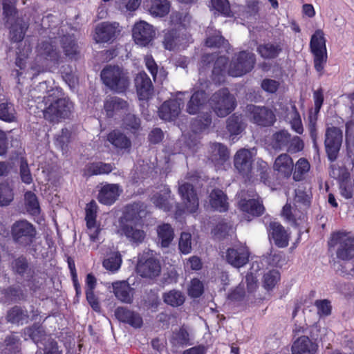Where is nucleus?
Instances as JSON below:
<instances>
[{"label":"nucleus","instance_id":"1","mask_svg":"<svg viewBox=\"0 0 354 354\" xmlns=\"http://www.w3.org/2000/svg\"><path fill=\"white\" fill-rule=\"evenodd\" d=\"M293 199L294 207L288 203L283 206L281 215L289 222L297 224L298 220L304 219L305 211L310 205L311 192L307 191L303 184L298 186L295 191Z\"/></svg>","mask_w":354,"mask_h":354},{"label":"nucleus","instance_id":"2","mask_svg":"<svg viewBox=\"0 0 354 354\" xmlns=\"http://www.w3.org/2000/svg\"><path fill=\"white\" fill-rule=\"evenodd\" d=\"M43 102L45 104L44 118L50 122L68 118L73 110V102L66 97L59 98L54 95H48L44 97Z\"/></svg>","mask_w":354,"mask_h":354},{"label":"nucleus","instance_id":"3","mask_svg":"<svg viewBox=\"0 0 354 354\" xmlns=\"http://www.w3.org/2000/svg\"><path fill=\"white\" fill-rule=\"evenodd\" d=\"M100 76L103 84L114 93H123L129 88L130 82L127 73L118 66H106Z\"/></svg>","mask_w":354,"mask_h":354},{"label":"nucleus","instance_id":"4","mask_svg":"<svg viewBox=\"0 0 354 354\" xmlns=\"http://www.w3.org/2000/svg\"><path fill=\"white\" fill-rule=\"evenodd\" d=\"M326 43L324 31L321 29L316 30L311 36L309 48L313 56L314 68L319 76L324 73V68L328 60Z\"/></svg>","mask_w":354,"mask_h":354},{"label":"nucleus","instance_id":"5","mask_svg":"<svg viewBox=\"0 0 354 354\" xmlns=\"http://www.w3.org/2000/svg\"><path fill=\"white\" fill-rule=\"evenodd\" d=\"M208 104L219 118L230 115L236 107V98L227 88H222L214 93L208 100Z\"/></svg>","mask_w":354,"mask_h":354},{"label":"nucleus","instance_id":"6","mask_svg":"<svg viewBox=\"0 0 354 354\" xmlns=\"http://www.w3.org/2000/svg\"><path fill=\"white\" fill-rule=\"evenodd\" d=\"M10 234L13 243L19 248H28L35 242L37 236L35 226L26 219L16 221L11 226Z\"/></svg>","mask_w":354,"mask_h":354},{"label":"nucleus","instance_id":"7","mask_svg":"<svg viewBox=\"0 0 354 354\" xmlns=\"http://www.w3.org/2000/svg\"><path fill=\"white\" fill-rule=\"evenodd\" d=\"M329 248L338 245L336 251L337 259L342 261L354 259V237L346 236L340 232H334L328 242Z\"/></svg>","mask_w":354,"mask_h":354},{"label":"nucleus","instance_id":"8","mask_svg":"<svg viewBox=\"0 0 354 354\" xmlns=\"http://www.w3.org/2000/svg\"><path fill=\"white\" fill-rule=\"evenodd\" d=\"M255 64L256 56L253 53L240 51L236 55V59L231 62L228 74L232 77H241L250 72Z\"/></svg>","mask_w":354,"mask_h":354},{"label":"nucleus","instance_id":"9","mask_svg":"<svg viewBox=\"0 0 354 354\" xmlns=\"http://www.w3.org/2000/svg\"><path fill=\"white\" fill-rule=\"evenodd\" d=\"M250 122L262 127L272 126L276 122L273 111L265 106L248 104L246 106Z\"/></svg>","mask_w":354,"mask_h":354},{"label":"nucleus","instance_id":"10","mask_svg":"<svg viewBox=\"0 0 354 354\" xmlns=\"http://www.w3.org/2000/svg\"><path fill=\"white\" fill-rule=\"evenodd\" d=\"M343 140L342 131L335 127L326 129L324 145L329 160L335 161L338 156Z\"/></svg>","mask_w":354,"mask_h":354},{"label":"nucleus","instance_id":"11","mask_svg":"<svg viewBox=\"0 0 354 354\" xmlns=\"http://www.w3.org/2000/svg\"><path fill=\"white\" fill-rule=\"evenodd\" d=\"M147 213V205L144 203L133 202L124 207L120 223L143 224Z\"/></svg>","mask_w":354,"mask_h":354},{"label":"nucleus","instance_id":"12","mask_svg":"<svg viewBox=\"0 0 354 354\" xmlns=\"http://www.w3.org/2000/svg\"><path fill=\"white\" fill-rule=\"evenodd\" d=\"M136 270L142 278L154 279L160 275L161 266L158 259L143 254L139 258Z\"/></svg>","mask_w":354,"mask_h":354},{"label":"nucleus","instance_id":"13","mask_svg":"<svg viewBox=\"0 0 354 354\" xmlns=\"http://www.w3.org/2000/svg\"><path fill=\"white\" fill-rule=\"evenodd\" d=\"M156 31L153 26L145 21L136 22L132 28V37L137 45L148 46L154 39Z\"/></svg>","mask_w":354,"mask_h":354},{"label":"nucleus","instance_id":"14","mask_svg":"<svg viewBox=\"0 0 354 354\" xmlns=\"http://www.w3.org/2000/svg\"><path fill=\"white\" fill-rule=\"evenodd\" d=\"M120 32L118 23L102 22L95 27L94 39L97 43H111Z\"/></svg>","mask_w":354,"mask_h":354},{"label":"nucleus","instance_id":"15","mask_svg":"<svg viewBox=\"0 0 354 354\" xmlns=\"http://www.w3.org/2000/svg\"><path fill=\"white\" fill-rule=\"evenodd\" d=\"M252 156L250 150L241 149L237 151L234 157L235 169L246 180H250L252 178Z\"/></svg>","mask_w":354,"mask_h":354},{"label":"nucleus","instance_id":"16","mask_svg":"<svg viewBox=\"0 0 354 354\" xmlns=\"http://www.w3.org/2000/svg\"><path fill=\"white\" fill-rule=\"evenodd\" d=\"M134 84L140 100L148 101L153 95V86L150 77L145 72L138 73L134 78Z\"/></svg>","mask_w":354,"mask_h":354},{"label":"nucleus","instance_id":"17","mask_svg":"<svg viewBox=\"0 0 354 354\" xmlns=\"http://www.w3.org/2000/svg\"><path fill=\"white\" fill-rule=\"evenodd\" d=\"M178 193L186 210L189 213L196 212L198 208L199 201L194 186L189 183H184L179 186Z\"/></svg>","mask_w":354,"mask_h":354},{"label":"nucleus","instance_id":"18","mask_svg":"<svg viewBox=\"0 0 354 354\" xmlns=\"http://www.w3.org/2000/svg\"><path fill=\"white\" fill-rule=\"evenodd\" d=\"M248 248L241 245H236L226 251V261L232 266L239 268L244 266L249 261Z\"/></svg>","mask_w":354,"mask_h":354},{"label":"nucleus","instance_id":"19","mask_svg":"<svg viewBox=\"0 0 354 354\" xmlns=\"http://www.w3.org/2000/svg\"><path fill=\"white\" fill-rule=\"evenodd\" d=\"M183 102L180 99H170L164 102L158 109L159 117L166 121L175 120L181 111Z\"/></svg>","mask_w":354,"mask_h":354},{"label":"nucleus","instance_id":"20","mask_svg":"<svg viewBox=\"0 0 354 354\" xmlns=\"http://www.w3.org/2000/svg\"><path fill=\"white\" fill-rule=\"evenodd\" d=\"M143 224L120 223L119 232L132 243L140 244L143 242L146 234L142 229Z\"/></svg>","mask_w":354,"mask_h":354},{"label":"nucleus","instance_id":"21","mask_svg":"<svg viewBox=\"0 0 354 354\" xmlns=\"http://www.w3.org/2000/svg\"><path fill=\"white\" fill-rule=\"evenodd\" d=\"M113 292L120 302L131 304L134 299L136 290L127 281H117L112 283Z\"/></svg>","mask_w":354,"mask_h":354},{"label":"nucleus","instance_id":"22","mask_svg":"<svg viewBox=\"0 0 354 354\" xmlns=\"http://www.w3.org/2000/svg\"><path fill=\"white\" fill-rule=\"evenodd\" d=\"M267 231L269 238L274 241L277 247L286 248L288 245L289 239L287 232L279 222L270 221L267 227Z\"/></svg>","mask_w":354,"mask_h":354},{"label":"nucleus","instance_id":"23","mask_svg":"<svg viewBox=\"0 0 354 354\" xmlns=\"http://www.w3.org/2000/svg\"><path fill=\"white\" fill-rule=\"evenodd\" d=\"M106 140L118 153L129 152L131 148V140L118 129L110 131L106 136Z\"/></svg>","mask_w":354,"mask_h":354},{"label":"nucleus","instance_id":"24","mask_svg":"<svg viewBox=\"0 0 354 354\" xmlns=\"http://www.w3.org/2000/svg\"><path fill=\"white\" fill-rule=\"evenodd\" d=\"M61 47L66 57L71 61H77L80 56V50L73 35H64L60 40Z\"/></svg>","mask_w":354,"mask_h":354},{"label":"nucleus","instance_id":"25","mask_svg":"<svg viewBox=\"0 0 354 354\" xmlns=\"http://www.w3.org/2000/svg\"><path fill=\"white\" fill-rule=\"evenodd\" d=\"M122 190L117 184H106L102 186L97 195L98 201L105 205H113L118 198Z\"/></svg>","mask_w":354,"mask_h":354},{"label":"nucleus","instance_id":"26","mask_svg":"<svg viewBox=\"0 0 354 354\" xmlns=\"http://www.w3.org/2000/svg\"><path fill=\"white\" fill-rule=\"evenodd\" d=\"M37 56L58 64L60 59V54L56 46L50 41H44L39 43L37 47Z\"/></svg>","mask_w":354,"mask_h":354},{"label":"nucleus","instance_id":"27","mask_svg":"<svg viewBox=\"0 0 354 354\" xmlns=\"http://www.w3.org/2000/svg\"><path fill=\"white\" fill-rule=\"evenodd\" d=\"M207 101V93L203 90L196 91L191 96L186 106L190 115H196L204 107Z\"/></svg>","mask_w":354,"mask_h":354},{"label":"nucleus","instance_id":"28","mask_svg":"<svg viewBox=\"0 0 354 354\" xmlns=\"http://www.w3.org/2000/svg\"><path fill=\"white\" fill-rule=\"evenodd\" d=\"M211 207L219 212H226L229 209L227 195L220 189H214L209 196Z\"/></svg>","mask_w":354,"mask_h":354},{"label":"nucleus","instance_id":"29","mask_svg":"<svg viewBox=\"0 0 354 354\" xmlns=\"http://www.w3.org/2000/svg\"><path fill=\"white\" fill-rule=\"evenodd\" d=\"M317 345L313 343L308 337L301 336L297 338L292 346V354H315Z\"/></svg>","mask_w":354,"mask_h":354},{"label":"nucleus","instance_id":"30","mask_svg":"<svg viewBox=\"0 0 354 354\" xmlns=\"http://www.w3.org/2000/svg\"><path fill=\"white\" fill-rule=\"evenodd\" d=\"M144 5L153 17H162L169 12L170 4L167 0H146Z\"/></svg>","mask_w":354,"mask_h":354},{"label":"nucleus","instance_id":"31","mask_svg":"<svg viewBox=\"0 0 354 354\" xmlns=\"http://www.w3.org/2000/svg\"><path fill=\"white\" fill-rule=\"evenodd\" d=\"M239 207L243 212L249 214L253 216H261L265 210L263 205L259 200L252 198H241L239 201Z\"/></svg>","mask_w":354,"mask_h":354},{"label":"nucleus","instance_id":"32","mask_svg":"<svg viewBox=\"0 0 354 354\" xmlns=\"http://www.w3.org/2000/svg\"><path fill=\"white\" fill-rule=\"evenodd\" d=\"M280 43L267 42L261 44L257 47V52L264 59H274L282 52Z\"/></svg>","mask_w":354,"mask_h":354},{"label":"nucleus","instance_id":"33","mask_svg":"<svg viewBox=\"0 0 354 354\" xmlns=\"http://www.w3.org/2000/svg\"><path fill=\"white\" fill-rule=\"evenodd\" d=\"M293 167V160L288 153L280 154L274 163V169L285 178L291 176Z\"/></svg>","mask_w":354,"mask_h":354},{"label":"nucleus","instance_id":"34","mask_svg":"<svg viewBox=\"0 0 354 354\" xmlns=\"http://www.w3.org/2000/svg\"><path fill=\"white\" fill-rule=\"evenodd\" d=\"M170 198L171 190L169 188H164L153 194L151 201L159 209L165 212H169L173 207L172 203L170 202Z\"/></svg>","mask_w":354,"mask_h":354},{"label":"nucleus","instance_id":"35","mask_svg":"<svg viewBox=\"0 0 354 354\" xmlns=\"http://www.w3.org/2000/svg\"><path fill=\"white\" fill-rule=\"evenodd\" d=\"M46 331L39 323H34L23 330V336L25 340L31 339L35 344L41 342L46 337Z\"/></svg>","mask_w":354,"mask_h":354},{"label":"nucleus","instance_id":"36","mask_svg":"<svg viewBox=\"0 0 354 354\" xmlns=\"http://www.w3.org/2000/svg\"><path fill=\"white\" fill-rule=\"evenodd\" d=\"M128 106L126 100L115 96L106 98L104 103V111L109 118L113 117L116 111L127 109Z\"/></svg>","mask_w":354,"mask_h":354},{"label":"nucleus","instance_id":"37","mask_svg":"<svg viewBox=\"0 0 354 354\" xmlns=\"http://www.w3.org/2000/svg\"><path fill=\"white\" fill-rule=\"evenodd\" d=\"M290 141V133L288 131L281 129L272 135L270 145L275 151L286 150Z\"/></svg>","mask_w":354,"mask_h":354},{"label":"nucleus","instance_id":"38","mask_svg":"<svg viewBox=\"0 0 354 354\" xmlns=\"http://www.w3.org/2000/svg\"><path fill=\"white\" fill-rule=\"evenodd\" d=\"M212 123L211 112L203 113L191 122V129L196 133H202L208 129Z\"/></svg>","mask_w":354,"mask_h":354},{"label":"nucleus","instance_id":"39","mask_svg":"<svg viewBox=\"0 0 354 354\" xmlns=\"http://www.w3.org/2000/svg\"><path fill=\"white\" fill-rule=\"evenodd\" d=\"M158 239L162 248H167L174 237V231L169 223H163L158 226Z\"/></svg>","mask_w":354,"mask_h":354},{"label":"nucleus","instance_id":"40","mask_svg":"<svg viewBox=\"0 0 354 354\" xmlns=\"http://www.w3.org/2000/svg\"><path fill=\"white\" fill-rule=\"evenodd\" d=\"M209 159L212 162L225 161L229 158L227 147L221 143H212L209 146Z\"/></svg>","mask_w":354,"mask_h":354},{"label":"nucleus","instance_id":"41","mask_svg":"<svg viewBox=\"0 0 354 354\" xmlns=\"http://www.w3.org/2000/svg\"><path fill=\"white\" fill-rule=\"evenodd\" d=\"M113 170V165L103 162H95L88 164L85 171L88 176L109 174Z\"/></svg>","mask_w":354,"mask_h":354},{"label":"nucleus","instance_id":"42","mask_svg":"<svg viewBox=\"0 0 354 354\" xmlns=\"http://www.w3.org/2000/svg\"><path fill=\"white\" fill-rule=\"evenodd\" d=\"M226 128L231 136L240 134L245 129L242 115L236 113L230 115L227 120Z\"/></svg>","mask_w":354,"mask_h":354},{"label":"nucleus","instance_id":"43","mask_svg":"<svg viewBox=\"0 0 354 354\" xmlns=\"http://www.w3.org/2000/svg\"><path fill=\"white\" fill-rule=\"evenodd\" d=\"M1 294L8 301L18 302L26 298V294L19 286H10L3 288Z\"/></svg>","mask_w":354,"mask_h":354},{"label":"nucleus","instance_id":"44","mask_svg":"<svg viewBox=\"0 0 354 354\" xmlns=\"http://www.w3.org/2000/svg\"><path fill=\"white\" fill-rule=\"evenodd\" d=\"M170 343L172 346H186L190 345L189 334L187 329L183 326L178 330L172 333L170 338Z\"/></svg>","mask_w":354,"mask_h":354},{"label":"nucleus","instance_id":"45","mask_svg":"<svg viewBox=\"0 0 354 354\" xmlns=\"http://www.w3.org/2000/svg\"><path fill=\"white\" fill-rule=\"evenodd\" d=\"M25 206L27 212L32 216H38L41 208L37 196L31 191H27L24 194Z\"/></svg>","mask_w":354,"mask_h":354},{"label":"nucleus","instance_id":"46","mask_svg":"<svg viewBox=\"0 0 354 354\" xmlns=\"http://www.w3.org/2000/svg\"><path fill=\"white\" fill-rule=\"evenodd\" d=\"M310 169V165L305 158H300L296 162L295 170L292 174V178L295 181H301L306 178V176Z\"/></svg>","mask_w":354,"mask_h":354},{"label":"nucleus","instance_id":"47","mask_svg":"<svg viewBox=\"0 0 354 354\" xmlns=\"http://www.w3.org/2000/svg\"><path fill=\"white\" fill-rule=\"evenodd\" d=\"M163 301L167 305L172 307L182 306L185 301V295L180 290H171L165 292L162 295Z\"/></svg>","mask_w":354,"mask_h":354},{"label":"nucleus","instance_id":"48","mask_svg":"<svg viewBox=\"0 0 354 354\" xmlns=\"http://www.w3.org/2000/svg\"><path fill=\"white\" fill-rule=\"evenodd\" d=\"M9 28L11 40L13 42H19L24 39L28 26L22 20H17Z\"/></svg>","mask_w":354,"mask_h":354},{"label":"nucleus","instance_id":"49","mask_svg":"<svg viewBox=\"0 0 354 354\" xmlns=\"http://www.w3.org/2000/svg\"><path fill=\"white\" fill-rule=\"evenodd\" d=\"M28 318V315L26 310H24L20 306H15L7 313L6 319L12 324H22L23 321Z\"/></svg>","mask_w":354,"mask_h":354},{"label":"nucleus","instance_id":"50","mask_svg":"<svg viewBox=\"0 0 354 354\" xmlns=\"http://www.w3.org/2000/svg\"><path fill=\"white\" fill-rule=\"evenodd\" d=\"M3 346V354H17L20 351V339L14 334L7 335Z\"/></svg>","mask_w":354,"mask_h":354},{"label":"nucleus","instance_id":"51","mask_svg":"<svg viewBox=\"0 0 354 354\" xmlns=\"http://www.w3.org/2000/svg\"><path fill=\"white\" fill-rule=\"evenodd\" d=\"M16 114L12 103L6 102L0 104V120L6 122H14L16 120Z\"/></svg>","mask_w":354,"mask_h":354},{"label":"nucleus","instance_id":"52","mask_svg":"<svg viewBox=\"0 0 354 354\" xmlns=\"http://www.w3.org/2000/svg\"><path fill=\"white\" fill-rule=\"evenodd\" d=\"M14 199V191L7 182L0 183V206H7Z\"/></svg>","mask_w":354,"mask_h":354},{"label":"nucleus","instance_id":"53","mask_svg":"<svg viewBox=\"0 0 354 354\" xmlns=\"http://www.w3.org/2000/svg\"><path fill=\"white\" fill-rule=\"evenodd\" d=\"M3 15L6 24H10L17 14L16 0H3Z\"/></svg>","mask_w":354,"mask_h":354},{"label":"nucleus","instance_id":"54","mask_svg":"<svg viewBox=\"0 0 354 354\" xmlns=\"http://www.w3.org/2000/svg\"><path fill=\"white\" fill-rule=\"evenodd\" d=\"M179 40V32L176 29L167 30L164 35L163 45L165 49L173 50Z\"/></svg>","mask_w":354,"mask_h":354},{"label":"nucleus","instance_id":"55","mask_svg":"<svg viewBox=\"0 0 354 354\" xmlns=\"http://www.w3.org/2000/svg\"><path fill=\"white\" fill-rule=\"evenodd\" d=\"M85 221L87 228H92L96 223L97 205L94 200L89 202L85 208Z\"/></svg>","mask_w":354,"mask_h":354},{"label":"nucleus","instance_id":"56","mask_svg":"<svg viewBox=\"0 0 354 354\" xmlns=\"http://www.w3.org/2000/svg\"><path fill=\"white\" fill-rule=\"evenodd\" d=\"M124 128L131 131L132 133L136 134L141 129L140 119L136 115L128 113L124 118Z\"/></svg>","mask_w":354,"mask_h":354},{"label":"nucleus","instance_id":"57","mask_svg":"<svg viewBox=\"0 0 354 354\" xmlns=\"http://www.w3.org/2000/svg\"><path fill=\"white\" fill-rule=\"evenodd\" d=\"M280 279V273L278 270H272L263 276V286L267 290H272Z\"/></svg>","mask_w":354,"mask_h":354},{"label":"nucleus","instance_id":"58","mask_svg":"<svg viewBox=\"0 0 354 354\" xmlns=\"http://www.w3.org/2000/svg\"><path fill=\"white\" fill-rule=\"evenodd\" d=\"M20 177L23 183L26 185H30L32 182V177L29 169V166L26 158H20L19 165Z\"/></svg>","mask_w":354,"mask_h":354},{"label":"nucleus","instance_id":"59","mask_svg":"<svg viewBox=\"0 0 354 354\" xmlns=\"http://www.w3.org/2000/svg\"><path fill=\"white\" fill-rule=\"evenodd\" d=\"M204 292L203 283L197 278L191 280L188 288V294L192 298L200 297Z\"/></svg>","mask_w":354,"mask_h":354},{"label":"nucleus","instance_id":"60","mask_svg":"<svg viewBox=\"0 0 354 354\" xmlns=\"http://www.w3.org/2000/svg\"><path fill=\"white\" fill-rule=\"evenodd\" d=\"M293 115L290 120V124L291 129L298 134L304 133V127L300 114L295 105L292 106Z\"/></svg>","mask_w":354,"mask_h":354},{"label":"nucleus","instance_id":"61","mask_svg":"<svg viewBox=\"0 0 354 354\" xmlns=\"http://www.w3.org/2000/svg\"><path fill=\"white\" fill-rule=\"evenodd\" d=\"M12 268L14 272L19 275H24L28 268V262L26 257L21 255L12 263Z\"/></svg>","mask_w":354,"mask_h":354},{"label":"nucleus","instance_id":"62","mask_svg":"<svg viewBox=\"0 0 354 354\" xmlns=\"http://www.w3.org/2000/svg\"><path fill=\"white\" fill-rule=\"evenodd\" d=\"M192 236L188 232H182L178 243V248L181 253L189 254L192 250Z\"/></svg>","mask_w":354,"mask_h":354},{"label":"nucleus","instance_id":"63","mask_svg":"<svg viewBox=\"0 0 354 354\" xmlns=\"http://www.w3.org/2000/svg\"><path fill=\"white\" fill-rule=\"evenodd\" d=\"M304 148V142L303 140L297 136L292 137L290 135V144L287 146L286 151L290 153H296L303 151Z\"/></svg>","mask_w":354,"mask_h":354},{"label":"nucleus","instance_id":"64","mask_svg":"<svg viewBox=\"0 0 354 354\" xmlns=\"http://www.w3.org/2000/svg\"><path fill=\"white\" fill-rule=\"evenodd\" d=\"M211 3L217 12L225 16H230L231 9L228 0H211Z\"/></svg>","mask_w":354,"mask_h":354}]
</instances>
